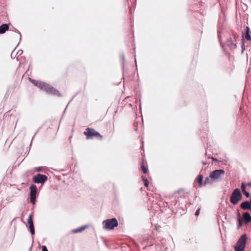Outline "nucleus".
I'll return each instance as SVG.
<instances>
[{
	"mask_svg": "<svg viewBox=\"0 0 251 251\" xmlns=\"http://www.w3.org/2000/svg\"><path fill=\"white\" fill-rule=\"evenodd\" d=\"M27 223L29 225V228L31 234L32 235L35 234V230L33 225V222L32 221V217L31 215H29L27 218Z\"/></svg>",
	"mask_w": 251,
	"mask_h": 251,
	"instance_id": "1a4fd4ad",
	"label": "nucleus"
},
{
	"mask_svg": "<svg viewBox=\"0 0 251 251\" xmlns=\"http://www.w3.org/2000/svg\"><path fill=\"white\" fill-rule=\"evenodd\" d=\"M85 227H86L85 226H82V227H81L77 229H76L75 230V232H80V231H82L83 230H84L85 228Z\"/></svg>",
	"mask_w": 251,
	"mask_h": 251,
	"instance_id": "f3484780",
	"label": "nucleus"
},
{
	"mask_svg": "<svg viewBox=\"0 0 251 251\" xmlns=\"http://www.w3.org/2000/svg\"><path fill=\"white\" fill-rule=\"evenodd\" d=\"M247 237L246 234L242 235L235 247V251H244Z\"/></svg>",
	"mask_w": 251,
	"mask_h": 251,
	"instance_id": "20e7f679",
	"label": "nucleus"
},
{
	"mask_svg": "<svg viewBox=\"0 0 251 251\" xmlns=\"http://www.w3.org/2000/svg\"><path fill=\"white\" fill-rule=\"evenodd\" d=\"M247 185L250 187H251V182H248Z\"/></svg>",
	"mask_w": 251,
	"mask_h": 251,
	"instance_id": "393cba45",
	"label": "nucleus"
},
{
	"mask_svg": "<svg viewBox=\"0 0 251 251\" xmlns=\"http://www.w3.org/2000/svg\"><path fill=\"white\" fill-rule=\"evenodd\" d=\"M225 172L224 170H216L210 174L209 177L214 181L220 180L222 179V176L225 175Z\"/></svg>",
	"mask_w": 251,
	"mask_h": 251,
	"instance_id": "423d86ee",
	"label": "nucleus"
},
{
	"mask_svg": "<svg viewBox=\"0 0 251 251\" xmlns=\"http://www.w3.org/2000/svg\"><path fill=\"white\" fill-rule=\"evenodd\" d=\"M244 194L245 195L246 197L247 198H249L250 196V194L249 192H247L246 191L243 192Z\"/></svg>",
	"mask_w": 251,
	"mask_h": 251,
	"instance_id": "412c9836",
	"label": "nucleus"
},
{
	"mask_svg": "<svg viewBox=\"0 0 251 251\" xmlns=\"http://www.w3.org/2000/svg\"><path fill=\"white\" fill-rule=\"evenodd\" d=\"M9 29V26L6 24L0 25V34H3Z\"/></svg>",
	"mask_w": 251,
	"mask_h": 251,
	"instance_id": "9d476101",
	"label": "nucleus"
},
{
	"mask_svg": "<svg viewBox=\"0 0 251 251\" xmlns=\"http://www.w3.org/2000/svg\"><path fill=\"white\" fill-rule=\"evenodd\" d=\"M102 225L105 229H113L118 225V223L116 218H112L104 220Z\"/></svg>",
	"mask_w": 251,
	"mask_h": 251,
	"instance_id": "7ed1b4c3",
	"label": "nucleus"
},
{
	"mask_svg": "<svg viewBox=\"0 0 251 251\" xmlns=\"http://www.w3.org/2000/svg\"><path fill=\"white\" fill-rule=\"evenodd\" d=\"M32 82L35 85L37 86L41 90L45 91L48 94L59 96L61 95L58 90L46 83L35 80H33Z\"/></svg>",
	"mask_w": 251,
	"mask_h": 251,
	"instance_id": "f257e3e1",
	"label": "nucleus"
},
{
	"mask_svg": "<svg viewBox=\"0 0 251 251\" xmlns=\"http://www.w3.org/2000/svg\"><path fill=\"white\" fill-rule=\"evenodd\" d=\"M232 36H233L235 40H236L239 37V35L235 32L232 33Z\"/></svg>",
	"mask_w": 251,
	"mask_h": 251,
	"instance_id": "aec40b11",
	"label": "nucleus"
},
{
	"mask_svg": "<svg viewBox=\"0 0 251 251\" xmlns=\"http://www.w3.org/2000/svg\"><path fill=\"white\" fill-rule=\"evenodd\" d=\"M84 134L86 136L88 139H92L95 138L98 139H102V136L100 134L99 132L96 131L95 129L91 128H87Z\"/></svg>",
	"mask_w": 251,
	"mask_h": 251,
	"instance_id": "f03ea898",
	"label": "nucleus"
},
{
	"mask_svg": "<svg viewBox=\"0 0 251 251\" xmlns=\"http://www.w3.org/2000/svg\"><path fill=\"white\" fill-rule=\"evenodd\" d=\"M203 176L202 175H199L197 178V181L198 183L202 184V183Z\"/></svg>",
	"mask_w": 251,
	"mask_h": 251,
	"instance_id": "2eb2a0df",
	"label": "nucleus"
},
{
	"mask_svg": "<svg viewBox=\"0 0 251 251\" xmlns=\"http://www.w3.org/2000/svg\"><path fill=\"white\" fill-rule=\"evenodd\" d=\"M241 189L243 192L246 191V184L244 182H242L241 184Z\"/></svg>",
	"mask_w": 251,
	"mask_h": 251,
	"instance_id": "a211bd4d",
	"label": "nucleus"
},
{
	"mask_svg": "<svg viewBox=\"0 0 251 251\" xmlns=\"http://www.w3.org/2000/svg\"><path fill=\"white\" fill-rule=\"evenodd\" d=\"M142 169L144 173L146 174L148 172V168H146L144 165H142Z\"/></svg>",
	"mask_w": 251,
	"mask_h": 251,
	"instance_id": "6ab92c4d",
	"label": "nucleus"
},
{
	"mask_svg": "<svg viewBox=\"0 0 251 251\" xmlns=\"http://www.w3.org/2000/svg\"><path fill=\"white\" fill-rule=\"evenodd\" d=\"M244 221L248 223L251 221V216L249 212H245L243 214Z\"/></svg>",
	"mask_w": 251,
	"mask_h": 251,
	"instance_id": "9b49d317",
	"label": "nucleus"
},
{
	"mask_svg": "<svg viewBox=\"0 0 251 251\" xmlns=\"http://www.w3.org/2000/svg\"><path fill=\"white\" fill-rule=\"evenodd\" d=\"M30 202L32 204H35L36 202V194L37 191V187L34 184H31L30 186Z\"/></svg>",
	"mask_w": 251,
	"mask_h": 251,
	"instance_id": "0eeeda50",
	"label": "nucleus"
},
{
	"mask_svg": "<svg viewBox=\"0 0 251 251\" xmlns=\"http://www.w3.org/2000/svg\"><path fill=\"white\" fill-rule=\"evenodd\" d=\"M142 178L144 182V184L146 187H148L149 186V181L146 177L145 176H142Z\"/></svg>",
	"mask_w": 251,
	"mask_h": 251,
	"instance_id": "dca6fc26",
	"label": "nucleus"
},
{
	"mask_svg": "<svg viewBox=\"0 0 251 251\" xmlns=\"http://www.w3.org/2000/svg\"><path fill=\"white\" fill-rule=\"evenodd\" d=\"M242 199V194L238 188L233 190L231 194L230 201L233 204H236Z\"/></svg>",
	"mask_w": 251,
	"mask_h": 251,
	"instance_id": "39448f33",
	"label": "nucleus"
},
{
	"mask_svg": "<svg viewBox=\"0 0 251 251\" xmlns=\"http://www.w3.org/2000/svg\"><path fill=\"white\" fill-rule=\"evenodd\" d=\"M227 45L231 50L236 48V44L233 43L231 39L227 41Z\"/></svg>",
	"mask_w": 251,
	"mask_h": 251,
	"instance_id": "ddd939ff",
	"label": "nucleus"
},
{
	"mask_svg": "<svg viewBox=\"0 0 251 251\" xmlns=\"http://www.w3.org/2000/svg\"><path fill=\"white\" fill-rule=\"evenodd\" d=\"M245 31H246V34H245L246 39L248 41H251V36L250 35V28L248 26H246Z\"/></svg>",
	"mask_w": 251,
	"mask_h": 251,
	"instance_id": "f8f14e48",
	"label": "nucleus"
},
{
	"mask_svg": "<svg viewBox=\"0 0 251 251\" xmlns=\"http://www.w3.org/2000/svg\"><path fill=\"white\" fill-rule=\"evenodd\" d=\"M200 208H198L197 209V210L196 211L195 215L197 216H198L200 214Z\"/></svg>",
	"mask_w": 251,
	"mask_h": 251,
	"instance_id": "5701e85b",
	"label": "nucleus"
},
{
	"mask_svg": "<svg viewBox=\"0 0 251 251\" xmlns=\"http://www.w3.org/2000/svg\"><path fill=\"white\" fill-rule=\"evenodd\" d=\"M42 251H48L46 246L43 245L42 246Z\"/></svg>",
	"mask_w": 251,
	"mask_h": 251,
	"instance_id": "4be33fe9",
	"label": "nucleus"
},
{
	"mask_svg": "<svg viewBox=\"0 0 251 251\" xmlns=\"http://www.w3.org/2000/svg\"><path fill=\"white\" fill-rule=\"evenodd\" d=\"M36 171H37V172H40V171H41V168L38 167V168H37L36 169Z\"/></svg>",
	"mask_w": 251,
	"mask_h": 251,
	"instance_id": "b1692460",
	"label": "nucleus"
},
{
	"mask_svg": "<svg viewBox=\"0 0 251 251\" xmlns=\"http://www.w3.org/2000/svg\"><path fill=\"white\" fill-rule=\"evenodd\" d=\"M213 180L211 178H209V177H207L205 178V179L204 180V182H203V185L204 186H205L207 184H211L213 183Z\"/></svg>",
	"mask_w": 251,
	"mask_h": 251,
	"instance_id": "4468645a",
	"label": "nucleus"
},
{
	"mask_svg": "<svg viewBox=\"0 0 251 251\" xmlns=\"http://www.w3.org/2000/svg\"><path fill=\"white\" fill-rule=\"evenodd\" d=\"M47 180V176L44 175L37 174L33 178V181L36 183H42Z\"/></svg>",
	"mask_w": 251,
	"mask_h": 251,
	"instance_id": "6e6552de",
	"label": "nucleus"
}]
</instances>
